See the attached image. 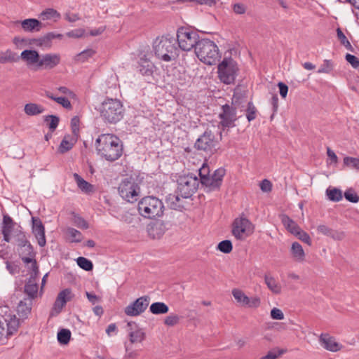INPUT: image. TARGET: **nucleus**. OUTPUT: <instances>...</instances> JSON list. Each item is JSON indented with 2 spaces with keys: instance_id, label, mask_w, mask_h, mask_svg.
<instances>
[{
  "instance_id": "1",
  "label": "nucleus",
  "mask_w": 359,
  "mask_h": 359,
  "mask_svg": "<svg viewBox=\"0 0 359 359\" xmlns=\"http://www.w3.org/2000/svg\"><path fill=\"white\" fill-rule=\"evenodd\" d=\"M97 154L108 161L118 159L123 154L121 140L112 134H102L95 140Z\"/></svg>"
},
{
  "instance_id": "2",
  "label": "nucleus",
  "mask_w": 359,
  "mask_h": 359,
  "mask_svg": "<svg viewBox=\"0 0 359 359\" xmlns=\"http://www.w3.org/2000/svg\"><path fill=\"white\" fill-rule=\"evenodd\" d=\"M155 56L164 62L175 60L178 56L175 39L170 34L157 37L153 42Z\"/></svg>"
},
{
  "instance_id": "3",
  "label": "nucleus",
  "mask_w": 359,
  "mask_h": 359,
  "mask_svg": "<svg viewBox=\"0 0 359 359\" xmlns=\"http://www.w3.org/2000/svg\"><path fill=\"white\" fill-rule=\"evenodd\" d=\"M98 111L105 122L114 124L123 118L125 110L120 100L107 98L102 102Z\"/></svg>"
},
{
  "instance_id": "4",
  "label": "nucleus",
  "mask_w": 359,
  "mask_h": 359,
  "mask_svg": "<svg viewBox=\"0 0 359 359\" xmlns=\"http://www.w3.org/2000/svg\"><path fill=\"white\" fill-rule=\"evenodd\" d=\"M199 182V180L194 174L180 176L177 179V191L179 195H170L168 198V201H172V207L175 208L177 206V204L173 200L178 202L180 200L179 196L184 198L191 197L196 191Z\"/></svg>"
},
{
  "instance_id": "5",
  "label": "nucleus",
  "mask_w": 359,
  "mask_h": 359,
  "mask_svg": "<svg viewBox=\"0 0 359 359\" xmlns=\"http://www.w3.org/2000/svg\"><path fill=\"white\" fill-rule=\"evenodd\" d=\"M194 50L198 58L208 65H215L220 58L217 46L208 39H201Z\"/></svg>"
},
{
  "instance_id": "6",
  "label": "nucleus",
  "mask_w": 359,
  "mask_h": 359,
  "mask_svg": "<svg viewBox=\"0 0 359 359\" xmlns=\"http://www.w3.org/2000/svg\"><path fill=\"white\" fill-rule=\"evenodd\" d=\"M139 213L145 218L161 217L164 211L163 202L155 196H145L138 203Z\"/></svg>"
},
{
  "instance_id": "7",
  "label": "nucleus",
  "mask_w": 359,
  "mask_h": 359,
  "mask_svg": "<svg viewBox=\"0 0 359 359\" xmlns=\"http://www.w3.org/2000/svg\"><path fill=\"white\" fill-rule=\"evenodd\" d=\"M178 47L183 51H190L199 43V35L190 27H181L177 29L176 33Z\"/></svg>"
},
{
  "instance_id": "8",
  "label": "nucleus",
  "mask_w": 359,
  "mask_h": 359,
  "mask_svg": "<svg viewBox=\"0 0 359 359\" xmlns=\"http://www.w3.org/2000/svg\"><path fill=\"white\" fill-rule=\"evenodd\" d=\"M238 72L237 63L231 57H224L217 67L219 80L227 85L234 83Z\"/></svg>"
},
{
  "instance_id": "9",
  "label": "nucleus",
  "mask_w": 359,
  "mask_h": 359,
  "mask_svg": "<svg viewBox=\"0 0 359 359\" xmlns=\"http://www.w3.org/2000/svg\"><path fill=\"white\" fill-rule=\"evenodd\" d=\"M208 168L207 167L203 166L199 170L201 184L210 188V190L218 189L220 187L223 177L225 175V170L224 168H219L216 170L211 176L208 175Z\"/></svg>"
},
{
  "instance_id": "10",
  "label": "nucleus",
  "mask_w": 359,
  "mask_h": 359,
  "mask_svg": "<svg viewBox=\"0 0 359 359\" xmlns=\"http://www.w3.org/2000/svg\"><path fill=\"white\" fill-rule=\"evenodd\" d=\"M254 226L252 222L245 217L234 219L232 224V234L238 240H244L253 233Z\"/></svg>"
},
{
  "instance_id": "11",
  "label": "nucleus",
  "mask_w": 359,
  "mask_h": 359,
  "mask_svg": "<svg viewBox=\"0 0 359 359\" xmlns=\"http://www.w3.org/2000/svg\"><path fill=\"white\" fill-rule=\"evenodd\" d=\"M140 187L131 179L122 180L118 187L120 196L126 201L133 203L137 200Z\"/></svg>"
},
{
  "instance_id": "12",
  "label": "nucleus",
  "mask_w": 359,
  "mask_h": 359,
  "mask_svg": "<svg viewBox=\"0 0 359 359\" xmlns=\"http://www.w3.org/2000/svg\"><path fill=\"white\" fill-rule=\"evenodd\" d=\"M222 111L219 114L221 126L223 128L234 127L235 121L238 119L236 108L226 104L222 106Z\"/></svg>"
},
{
  "instance_id": "13",
  "label": "nucleus",
  "mask_w": 359,
  "mask_h": 359,
  "mask_svg": "<svg viewBox=\"0 0 359 359\" xmlns=\"http://www.w3.org/2000/svg\"><path fill=\"white\" fill-rule=\"evenodd\" d=\"M149 300L150 299L148 296H142L137 298L125 308V313L128 316H137L140 315L147 309Z\"/></svg>"
},
{
  "instance_id": "14",
  "label": "nucleus",
  "mask_w": 359,
  "mask_h": 359,
  "mask_svg": "<svg viewBox=\"0 0 359 359\" xmlns=\"http://www.w3.org/2000/svg\"><path fill=\"white\" fill-rule=\"evenodd\" d=\"M215 136L210 130H206L200 136L195 143V147L198 150L212 151L215 147Z\"/></svg>"
},
{
  "instance_id": "15",
  "label": "nucleus",
  "mask_w": 359,
  "mask_h": 359,
  "mask_svg": "<svg viewBox=\"0 0 359 359\" xmlns=\"http://www.w3.org/2000/svg\"><path fill=\"white\" fill-rule=\"evenodd\" d=\"M61 60L60 55L57 53H46L40 56L38 70L51 69L57 66Z\"/></svg>"
},
{
  "instance_id": "16",
  "label": "nucleus",
  "mask_w": 359,
  "mask_h": 359,
  "mask_svg": "<svg viewBox=\"0 0 359 359\" xmlns=\"http://www.w3.org/2000/svg\"><path fill=\"white\" fill-rule=\"evenodd\" d=\"M20 58L29 69L38 71V64L40 60V55L38 51L35 50H25L21 53Z\"/></svg>"
},
{
  "instance_id": "17",
  "label": "nucleus",
  "mask_w": 359,
  "mask_h": 359,
  "mask_svg": "<svg viewBox=\"0 0 359 359\" xmlns=\"http://www.w3.org/2000/svg\"><path fill=\"white\" fill-rule=\"evenodd\" d=\"M32 232L34 234L38 244L44 247L46 244L45 228L39 218L32 217Z\"/></svg>"
},
{
  "instance_id": "18",
  "label": "nucleus",
  "mask_w": 359,
  "mask_h": 359,
  "mask_svg": "<svg viewBox=\"0 0 359 359\" xmlns=\"http://www.w3.org/2000/svg\"><path fill=\"white\" fill-rule=\"evenodd\" d=\"M165 226L162 221L158 220L151 223L147 227V232L153 239H159L165 232Z\"/></svg>"
},
{
  "instance_id": "19",
  "label": "nucleus",
  "mask_w": 359,
  "mask_h": 359,
  "mask_svg": "<svg viewBox=\"0 0 359 359\" xmlns=\"http://www.w3.org/2000/svg\"><path fill=\"white\" fill-rule=\"evenodd\" d=\"M321 346L330 351L336 352L341 349L342 346L335 341V339L327 334H321L319 338Z\"/></svg>"
},
{
  "instance_id": "20",
  "label": "nucleus",
  "mask_w": 359,
  "mask_h": 359,
  "mask_svg": "<svg viewBox=\"0 0 359 359\" xmlns=\"http://www.w3.org/2000/svg\"><path fill=\"white\" fill-rule=\"evenodd\" d=\"M138 69L142 75L151 77L154 72L155 66L151 61L144 56L140 59Z\"/></svg>"
},
{
  "instance_id": "21",
  "label": "nucleus",
  "mask_w": 359,
  "mask_h": 359,
  "mask_svg": "<svg viewBox=\"0 0 359 359\" xmlns=\"http://www.w3.org/2000/svg\"><path fill=\"white\" fill-rule=\"evenodd\" d=\"M22 28L25 32H39L45 25L39 20L34 18L25 19L21 22Z\"/></svg>"
},
{
  "instance_id": "22",
  "label": "nucleus",
  "mask_w": 359,
  "mask_h": 359,
  "mask_svg": "<svg viewBox=\"0 0 359 359\" xmlns=\"http://www.w3.org/2000/svg\"><path fill=\"white\" fill-rule=\"evenodd\" d=\"M72 299V292L69 289L62 290L57 295L54 304V308L61 311L66 303Z\"/></svg>"
},
{
  "instance_id": "23",
  "label": "nucleus",
  "mask_w": 359,
  "mask_h": 359,
  "mask_svg": "<svg viewBox=\"0 0 359 359\" xmlns=\"http://www.w3.org/2000/svg\"><path fill=\"white\" fill-rule=\"evenodd\" d=\"M32 301L31 299H24L21 300L17 307L18 316L22 318H27L31 313Z\"/></svg>"
},
{
  "instance_id": "24",
  "label": "nucleus",
  "mask_w": 359,
  "mask_h": 359,
  "mask_svg": "<svg viewBox=\"0 0 359 359\" xmlns=\"http://www.w3.org/2000/svg\"><path fill=\"white\" fill-rule=\"evenodd\" d=\"M39 18L42 21L53 20L54 22H55L61 18V15L55 9L48 8L43 10L39 14Z\"/></svg>"
},
{
  "instance_id": "25",
  "label": "nucleus",
  "mask_w": 359,
  "mask_h": 359,
  "mask_svg": "<svg viewBox=\"0 0 359 359\" xmlns=\"http://www.w3.org/2000/svg\"><path fill=\"white\" fill-rule=\"evenodd\" d=\"M45 110L46 109L44 107L34 102L27 103L24 107L25 113L29 116H37L43 114Z\"/></svg>"
},
{
  "instance_id": "26",
  "label": "nucleus",
  "mask_w": 359,
  "mask_h": 359,
  "mask_svg": "<svg viewBox=\"0 0 359 359\" xmlns=\"http://www.w3.org/2000/svg\"><path fill=\"white\" fill-rule=\"evenodd\" d=\"M74 179L80 189V190L85 194H90L94 191V187L84 179H83L79 174L74 173Z\"/></svg>"
},
{
  "instance_id": "27",
  "label": "nucleus",
  "mask_w": 359,
  "mask_h": 359,
  "mask_svg": "<svg viewBox=\"0 0 359 359\" xmlns=\"http://www.w3.org/2000/svg\"><path fill=\"white\" fill-rule=\"evenodd\" d=\"M292 258L298 262H303L305 259V252L302 246L297 242L292 244L290 249Z\"/></svg>"
},
{
  "instance_id": "28",
  "label": "nucleus",
  "mask_w": 359,
  "mask_h": 359,
  "mask_svg": "<svg viewBox=\"0 0 359 359\" xmlns=\"http://www.w3.org/2000/svg\"><path fill=\"white\" fill-rule=\"evenodd\" d=\"M264 282L271 292L276 294L281 293L282 287L275 278L269 275H265Z\"/></svg>"
},
{
  "instance_id": "29",
  "label": "nucleus",
  "mask_w": 359,
  "mask_h": 359,
  "mask_svg": "<svg viewBox=\"0 0 359 359\" xmlns=\"http://www.w3.org/2000/svg\"><path fill=\"white\" fill-rule=\"evenodd\" d=\"M280 219L285 228L292 234L294 235L300 229L299 225L287 215H282Z\"/></svg>"
},
{
  "instance_id": "30",
  "label": "nucleus",
  "mask_w": 359,
  "mask_h": 359,
  "mask_svg": "<svg viewBox=\"0 0 359 359\" xmlns=\"http://www.w3.org/2000/svg\"><path fill=\"white\" fill-rule=\"evenodd\" d=\"M169 307L163 302H154L151 304L149 311L154 315L165 314L168 312Z\"/></svg>"
},
{
  "instance_id": "31",
  "label": "nucleus",
  "mask_w": 359,
  "mask_h": 359,
  "mask_svg": "<svg viewBox=\"0 0 359 359\" xmlns=\"http://www.w3.org/2000/svg\"><path fill=\"white\" fill-rule=\"evenodd\" d=\"M25 292L28 298L27 299H31L32 301L36 297L38 292V285L34 280H29L25 285Z\"/></svg>"
},
{
  "instance_id": "32",
  "label": "nucleus",
  "mask_w": 359,
  "mask_h": 359,
  "mask_svg": "<svg viewBox=\"0 0 359 359\" xmlns=\"http://www.w3.org/2000/svg\"><path fill=\"white\" fill-rule=\"evenodd\" d=\"M65 232L67 239L72 243H80L83 240L82 233L72 227L67 228Z\"/></svg>"
},
{
  "instance_id": "33",
  "label": "nucleus",
  "mask_w": 359,
  "mask_h": 359,
  "mask_svg": "<svg viewBox=\"0 0 359 359\" xmlns=\"http://www.w3.org/2000/svg\"><path fill=\"white\" fill-rule=\"evenodd\" d=\"M19 60L17 54L11 50L8 49L6 51L0 52V64H5L7 62H15Z\"/></svg>"
},
{
  "instance_id": "34",
  "label": "nucleus",
  "mask_w": 359,
  "mask_h": 359,
  "mask_svg": "<svg viewBox=\"0 0 359 359\" xmlns=\"http://www.w3.org/2000/svg\"><path fill=\"white\" fill-rule=\"evenodd\" d=\"M75 142L76 140L71 137L69 135L65 136L59 146V151L61 154H64L69 151L73 147Z\"/></svg>"
},
{
  "instance_id": "35",
  "label": "nucleus",
  "mask_w": 359,
  "mask_h": 359,
  "mask_svg": "<svg viewBox=\"0 0 359 359\" xmlns=\"http://www.w3.org/2000/svg\"><path fill=\"white\" fill-rule=\"evenodd\" d=\"M326 194L329 200L334 202L340 201L343 198L342 191L339 189L335 187L327 188L326 190Z\"/></svg>"
},
{
  "instance_id": "36",
  "label": "nucleus",
  "mask_w": 359,
  "mask_h": 359,
  "mask_svg": "<svg viewBox=\"0 0 359 359\" xmlns=\"http://www.w3.org/2000/svg\"><path fill=\"white\" fill-rule=\"evenodd\" d=\"M232 295L240 305L246 306L248 297L240 289L235 288L232 290Z\"/></svg>"
},
{
  "instance_id": "37",
  "label": "nucleus",
  "mask_w": 359,
  "mask_h": 359,
  "mask_svg": "<svg viewBox=\"0 0 359 359\" xmlns=\"http://www.w3.org/2000/svg\"><path fill=\"white\" fill-rule=\"evenodd\" d=\"M44 122L47 124L50 131L53 133L58 126L60 118L55 115H48L44 116Z\"/></svg>"
},
{
  "instance_id": "38",
  "label": "nucleus",
  "mask_w": 359,
  "mask_h": 359,
  "mask_svg": "<svg viewBox=\"0 0 359 359\" xmlns=\"http://www.w3.org/2000/svg\"><path fill=\"white\" fill-rule=\"evenodd\" d=\"M15 224H16L9 215H4L1 224V231L12 233Z\"/></svg>"
},
{
  "instance_id": "39",
  "label": "nucleus",
  "mask_w": 359,
  "mask_h": 359,
  "mask_svg": "<svg viewBox=\"0 0 359 359\" xmlns=\"http://www.w3.org/2000/svg\"><path fill=\"white\" fill-rule=\"evenodd\" d=\"M46 96L55 101L57 103L60 104L66 109H70L72 107L70 101L65 97H55L50 92H46Z\"/></svg>"
},
{
  "instance_id": "40",
  "label": "nucleus",
  "mask_w": 359,
  "mask_h": 359,
  "mask_svg": "<svg viewBox=\"0 0 359 359\" xmlns=\"http://www.w3.org/2000/svg\"><path fill=\"white\" fill-rule=\"evenodd\" d=\"M71 338V332L68 329H62L57 333V341L60 344H67Z\"/></svg>"
},
{
  "instance_id": "41",
  "label": "nucleus",
  "mask_w": 359,
  "mask_h": 359,
  "mask_svg": "<svg viewBox=\"0 0 359 359\" xmlns=\"http://www.w3.org/2000/svg\"><path fill=\"white\" fill-rule=\"evenodd\" d=\"M130 341L132 344L142 342L145 338L144 332L140 330L137 329L135 331L130 332L129 333Z\"/></svg>"
},
{
  "instance_id": "42",
  "label": "nucleus",
  "mask_w": 359,
  "mask_h": 359,
  "mask_svg": "<svg viewBox=\"0 0 359 359\" xmlns=\"http://www.w3.org/2000/svg\"><path fill=\"white\" fill-rule=\"evenodd\" d=\"M95 53V51L93 49H86L75 56V61L78 62H84L88 58L92 57Z\"/></svg>"
},
{
  "instance_id": "43",
  "label": "nucleus",
  "mask_w": 359,
  "mask_h": 359,
  "mask_svg": "<svg viewBox=\"0 0 359 359\" xmlns=\"http://www.w3.org/2000/svg\"><path fill=\"white\" fill-rule=\"evenodd\" d=\"M76 263L79 267L85 271H91L93 268L92 262L83 257H79L76 259Z\"/></svg>"
},
{
  "instance_id": "44",
  "label": "nucleus",
  "mask_w": 359,
  "mask_h": 359,
  "mask_svg": "<svg viewBox=\"0 0 359 359\" xmlns=\"http://www.w3.org/2000/svg\"><path fill=\"white\" fill-rule=\"evenodd\" d=\"M217 249L223 253H229L232 251V243L229 240H224L219 243Z\"/></svg>"
},
{
  "instance_id": "45",
  "label": "nucleus",
  "mask_w": 359,
  "mask_h": 359,
  "mask_svg": "<svg viewBox=\"0 0 359 359\" xmlns=\"http://www.w3.org/2000/svg\"><path fill=\"white\" fill-rule=\"evenodd\" d=\"M257 111V109L253 103L251 102H248L246 109V118L249 122L256 118Z\"/></svg>"
},
{
  "instance_id": "46",
  "label": "nucleus",
  "mask_w": 359,
  "mask_h": 359,
  "mask_svg": "<svg viewBox=\"0 0 359 359\" xmlns=\"http://www.w3.org/2000/svg\"><path fill=\"white\" fill-rule=\"evenodd\" d=\"M294 235L304 243L311 245L312 242L309 235L306 231L302 230L301 228Z\"/></svg>"
},
{
  "instance_id": "47",
  "label": "nucleus",
  "mask_w": 359,
  "mask_h": 359,
  "mask_svg": "<svg viewBox=\"0 0 359 359\" xmlns=\"http://www.w3.org/2000/svg\"><path fill=\"white\" fill-rule=\"evenodd\" d=\"M344 163L345 165L359 170V158L353 157H345L344 158Z\"/></svg>"
},
{
  "instance_id": "48",
  "label": "nucleus",
  "mask_w": 359,
  "mask_h": 359,
  "mask_svg": "<svg viewBox=\"0 0 359 359\" xmlns=\"http://www.w3.org/2000/svg\"><path fill=\"white\" fill-rule=\"evenodd\" d=\"M19 245L25 248V250L27 252V255L32 254L33 248L29 242L27 240L24 233L21 234Z\"/></svg>"
},
{
  "instance_id": "49",
  "label": "nucleus",
  "mask_w": 359,
  "mask_h": 359,
  "mask_svg": "<svg viewBox=\"0 0 359 359\" xmlns=\"http://www.w3.org/2000/svg\"><path fill=\"white\" fill-rule=\"evenodd\" d=\"M332 68H333V65H332V62L329 60H325L323 61V63L321 65V66L320 67V68L318 69L317 72L319 74H321V73L328 74L332 70Z\"/></svg>"
},
{
  "instance_id": "50",
  "label": "nucleus",
  "mask_w": 359,
  "mask_h": 359,
  "mask_svg": "<svg viewBox=\"0 0 359 359\" xmlns=\"http://www.w3.org/2000/svg\"><path fill=\"white\" fill-rule=\"evenodd\" d=\"M345 198L351 203H358L359 201V196L351 189L346 190L344 193Z\"/></svg>"
},
{
  "instance_id": "51",
  "label": "nucleus",
  "mask_w": 359,
  "mask_h": 359,
  "mask_svg": "<svg viewBox=\"0 0 359 359\" xmlns=\"http://www.w3.org/2000/svg\"><path fill=\"white\" fill-rule=\"evenodd\" d=\"M337 34L338 39L340 41L342 45H344L346 48H349L351 47L350 42L348 41L346 36L344 35V34L342 32L340 28H338L337 29Z\"/></svg>"
},
{
  "instance_id": "52",
  "label": "nucleus",
  "mask_w": 359,
  "mask_h": 359,
  "mask_svg": "<svg viewBox=\"0 0 359 359\" xmlns=\"http://www.w3.org/2000/svg\"><path fill=\"white\" fill-rule=\"evenodd\" d=\"M179 320L180 318L178 316L170 314L165 318L164 323L168 326H174L179 323Z\"/></svg>"
},
{
  "instance_id": "53",
  "label": "nucleus",
  "mask_w": 359,
  "mask_h": 359,
  "mask_svg": "<svg viewBox=\"0 0 359 359\" xmlns=\"http://www.w3.org/2000/svg\"><path fill=\"white\" fill-rule=\"evenodd\" d=\"M232 10L236 14L242 15L246 12L247 7L244 4L236 3L232 5Z\"/></svg>"
},
{
  "instance_id": "54",
  "label": "nucleus",
  "mask_w": 359,
  "mask_h": 359,
  "mask_svg": "<svg viewBox=\"0 0 359 359\" xmlns=\"http://www.w3.org/2000/svg\"><path fill=\"white\" fill-rule=\"evenodd\" d=\"M345 58L353 68L358 69L359 67V60L355 55L347 53L345 56Z\"/></svg>"
},
{
  "instance_id": "55",
  "label": "nucleus",
  "mask_w": 359,
  "mask_h": 359,
  "mask_svg": "<svg viewBox=\"0 0 359 359\" xmlns=\"http://www.w3.org/2000/svg\"><path fill=\"white\" fill-rule=\"evenodd\" d=\"M261 303L260 298L258 297H248L246 306L249 308H257Z\"/></svg>"
},
{
  "instance_id": "56",
  "label": "nucleus",
  "mask_w": 359,
  "mask_h": 359,
  "mask_svg": "<svg viewBox=\"0 0 359 359\" xmlns=\"http://www.w3.org/2000/svg\"><path fill=\"white\" fill-rule=\"evenodd\" d=\"M85 34V30L83 29H76L72 30L67 33V36L71 38H81Z\"/></svg>"
},
{
  "instance_id": "57",
  "label": "nucleus",
  "mask_w": 359,
  "mask_h": 359,
  "mask_svg": "<svg viewBox=\"0 0 359 359\" xmlns=\"http://www.w3.org/2000/svg\"><path fill=\"white\" fill-rule=\"evenodd\" d=\"M29 255V257H22V260L25 264L32 263V269L34 271H37L38 267H37L36 262V260L33 259L34 252H32L31 255Z\"/></svg>"
},
{
  "instance_id": "58",
  "label": "nucleus",
  "mask_w": 359,
  "mask_h": 359,
  "mask_svg": "<svg viewBox=\"0 0 359 359\" xmlns=\"http://www.w3.org/2000/svg\"><path fill=\"white\" fill-rule=\"evenodd\" d=\"M332 229L325 224H320L317 226L318 233L323 234L326 236H330Z\"/></svg>"
},
{
  "instance_id": "59",
  "label": "nucleus",
  "mask_w": 359,
  "mask_h": 359,
  "mask_svg": "<svg viewBox=\"0 0 359 359\" xmlns=\"http://www.w3.org/2000/svg\"><path fill=\"white\" fill-rule=\"evenodd\" d=\"M271 317L274 320H283L284 318V314L280 309L273 308L271 311Z\"/></svg>"
},
{
  "instance_id": "60",
  "label": "nucleus",
  "mask_w": 359,
  "mask_h": 359,
  "mask_svg": "<svg viewBox=\"0 0 359 359\" xmlns=\"http://www.w3.org/2000/svg\"><path fill=\"white\" fill-rule=\"evenodd\" d=\"M260 189L264 192H269L272 189V184L268 180H263L259 184Z\"/></svg>"
},
{
  "instance_id": "61",
  "label": "nucleus",
  "mask_w": 359,
  "mask_h": 359,
  "mask_svg": "<svg viewBox=\"0 0 359 359\" xmlns=\"http://www.w3.org/2000/svg\"><path fill=\"white\" fill-rule=\"evenodd\" d=\"M62 38V34L55 32H48L42 38V41H51L55 39H61Z\"/></svg>"
},
{
  "instance_id": "62",
  "label": "nucleus",
  "mask_w": 359,
  "mask_h": 359,
  "mask_svg": "<svg viewBox=\"0 0 359 359\" xmlns=\"http://www.w3.org/2000/svg\"><path fill=\"white\" fill-rule=\"evenodd\" d=\"M329 237L336 241H341L344 238L345 233L343 231L332 229Z\"/></svg>"
},
{
  "instance_id": "63",
  "label": "nucleus",
  "mask_w": 359,
  "mask_h": 359,
  "mask_svg": "<svg viewBox=\"0 0 359 359\" xmlns=\"http://www.w3.org/2000/svg\"><path fill=\"white\" fill-rule=\"evenodd\" d=\"M65 19L69 22H74L79 20L80 18L77 13H67L65 15Z\"/></svg>"
},
{
  "instance_id": "64",
  "label": "nucleus",
  "mask_w": 359,
  "mask_h": 359,
  "mask_svg": "<svg viewBox=\"0 0 359 359\" xmlns=\"http://www.w3.org/2000/svg\"><path fill=\"white\" fill-rule=\"evenodd\" d=\"M75 224L79 228L83 229H87L89 227L88 222L81 217L76 218L75 220Z\"/></svg>"
}]
</instances>
